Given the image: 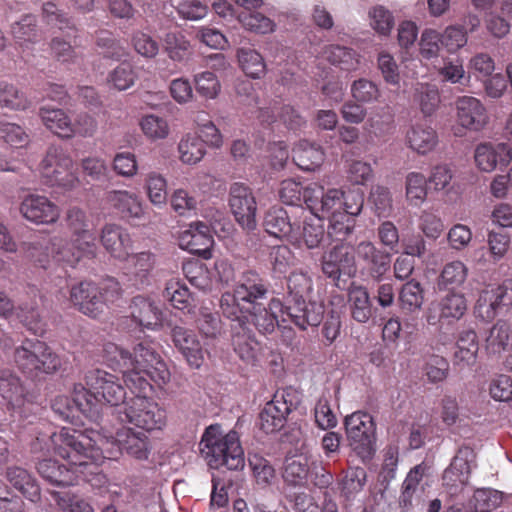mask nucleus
Here are the masks:
<instances>
[{"label": "nucleus", "instance_id": "f257e3e1", "mask_svg": "<svg viewBox=\"0 0 512 512\" xmlns=\"http://www.w3.org/2000/svg\"><path fill=\"white\" fill-rule=\"evenodd\" d=\"M103 357L109 366L122 372L125 386L135 395L125 403L121 421L145 431L162 429L166 411L147 396L152 391L151 381L161 385L170 380V371L161 356L146 343H138L130 352L108 342L103 346Z\"/></svg>", "mask_w": 512, "mask_h": 512}, {"label": "nucleus", "instance_id": "f03ea898", "mask_svg": "<svg viewBox=\"0 0 512 512\" xmlns=\"http://www.w3.org/2000/svg\"><path fill=\"white\" fill-rule=\"evenodd\" d=\"M101 441L100 434L93 429L79 431L63 427L51 435V442L54 453L67 464H59L51 458L43 459L37 464V471L42 478L57 486L89 482V476L99 473L103 447L97 444Z\"/></svg>", "mask_w": 512, "mask_h": 512}, {"label": "nucleus", "instance_id": "7ed1b4c3", "mask_svg": "<svg viewBox=\"0 0 512 512\" xmlns=\"http://www.w3.org/2000/svg\"><path fill=\"white\" fill-rule=\"evenodd\" d=\"M269 285L256 270L242 273L232 292L220 298L222 315L227 319H252L253 326L261 334H271L278 325L276 310H271L268 301Z\"/></svg>", "mask_w": 512, "mask_h": 512}, {"label": "nucleus", "instance_id": "20e7f679", "mask_svg": "<svg viewBox=\"0 0 512 512\" xmlns=\"http://www.w3.org/2000/svg\"><path fill=\"white\" fill-rule=\"evenodd\" d=\"M287 288V305L273 297L270 299L271 310L278 309L283 322L290 320L301 330L318 326L323 320L325 308L322 303L305 300L313 289V281L308 273L293 271L287 278Z\"/></svg>", "mask_w": 512, "mask_h": 512}, {"label": "nucleus", "instance_id": "39448f33", "mask_svg": "<svg viewBox=\"0 0 512 512\" xmlns=\"http://www.w3.org/2000/svg\"><path fill=\"white\" fill-rule=\"evenodd\" d=\"M85 384L73 387L74 403L80 412L91 420L99 417L102 404L118 406L126 399V389L119 377L102 369H91L85 373Z\"/></svg>", "mask_w": 512, "mask_h": 512}, {"label": "nucleus", "instance_id": "423d86ee", "mask_svg": "<svg viewBox=\"0 0 512 512\" xmlns=\"http://www.w3.org/2000/svg\"><path fill=\"white\" fill-rule=\"evenodd\" d=\"M200 452L212 469L244 467V452L236 432L223 434L219 425L206 428L200 441Z\"/></svg>", "mask_w": 512, "mask_h": 512}, {"label": "nucleus", "instance_id": "0eeeda50", "mask_svg": "<svg viewBox=\"0 0 512 512\" xmlns=\"http://www.w3.org/2000/svg\"><path fill=\"white\" fill-rule=\"evenodd\" d=\"M304 203L314 216L326 218L336 213L359 214L364 204L363 193L358 189L343 191L312 184L304 190Z\"/></svg>", "mask_w": 512, "mask_h": 512}, {"label": "nucleus", "instance_id": "6e6552de", "mask_svg": "<svg viewBox=\"0 0 512 512\" xmlns=\"http://www.w3.org/2000/svg\"><path fill=\"white\" fill-rule=\"evenodd\" d=\"M14 363L27 378L52 375L61 368V359L51 347L39 339H24L14 349Z\"/></svg>", "mask_w": 512, "mask_h": 512}, {"label": "nucleus", "instance_id": "1a4fd4ad", "mask_svg": "<svg viewBox=\"0 0 512 512\" xmlns=\"http://www.w3.org/2000/svg\"><path fill=\"white\" fill-rule=\"evenodd\" d=\"M122 289L115 278H107L99 284L81 281L70 289L71 303L83 314L97 318L104 308L121 297Z\"/></svg>", "mask_w": 512, "mask_h": 512}, {"label": "nucleus", "instance_id": "9d476101", "mask_svg": "<svg viewBox=\"0 0 512 512\" xmlns=\"http://www.w3.org/2000/svg\"><path fill=\"white\" fill-rule=\"evenodd\" d=\"M344 427L349 445L357 456L366 463L376 451V424L373 417L364 411H356L344 419Z\"/></svg>", "mask_w": 512, "mask_h": 512}, {"label": "nucleus", "instance_id": "9b49d317", "mask_svg": "<svg viewBox=\"0 0 512 512\" xmlns=\"http://www.w3.org/2000/svg\"><path fill=\"white\" fill-rule=\"evenodd\" d=\"M98 433L103 439L99 445L97 444L98 447H103L101 462L104 458L117 459L123 452L137 459H147L149 449L148 436L145 432H135L132 428L122 427L111 440Z\"/></svg>", "mask_w": 512, "mask_h": 512}, {"label": "nucleus", "instance_id": "f8f14e48", "mask_svg": "<svg viewBox=\"0 0 512 512\" xmlns=\"http://www.w3.org/2000/svg\"><path fill=\"white\" fill-rule=\"evenodd\" d=\"M41 175L48 186L71 189L79 182L73 172V160L60 147H51L41 163Z\"/></svg>", "mask_w": 512, "mask_h": 512}, {"label": "nucleus", "instance_id": "ddd939ff", "mask_svg": "<svg viewBox=\"0 0 512 512\" xmlns=\"http://www.w3.org/2000/svg\"><path fill=\"white\" fill-rule=\"evenodd\" d=\"M28 251L29 255L42 268H47L50 254L55 261L65 263L71 267H74L81 261L72 242H67L60 238L52 240L43 238L31 242Z\"/></svg>", "mask_w": 512, "mask_h": 512}, {"label": "nucleus", "instance_id": "4468645a", "mask_svg": "<svg viewBox=\"0 0 512 512\" xmlns=\"http://www.w3.org/2000/svg\"><path fill=\"white\" fill-rule=\"evenodd\" d=\"M298 402L291 391L276 392L259 414V427L266 434L284 427L289 413L296 409Z\"/></svg>", "mask_w": 512, "mask_h": 512}, {"label": "nucleus", "instance_id": "2eb2a0df", "mask_svg": "<svg viewBox=\"0 0 512 512\" xmlns=\"http://www.w3.org/2000/svg\"><path fill=\"white\" fill-rule=\"evenodd\" d=\"M229 206L237 223L246 231L256 229L257 203L252 190L243 183H233L229 190Z\"/></svg>", "mask_w": 512, "mask_h": 512}, {"label": "nucleus", "instance_id": "dca6fc26", "mask_svg": "<svg viewBox=\"0 0 512 512\" xmlns=\"http://www.w3.org/2000/svg\"><path fill=\"white\" fill-rule=\"evenodd\" d=\"M475 454L472 448L461 447L443 473V487L450 497H457L467 485L471 473V462Z\"/></svg>", "mask_w": 512, "mask_h": 512}, {"label": "nucleus", "instance_id": "f3484780", "mask_svg": "<svg viewBox=\"0 0 512 512\" xmlns=\"http://www.w3.org/2000/svg\"><path fill=\"white\" fill-rule=\"evenodd\" d=\"M322 272L333 282H338L342 275L354 277L357 272L355 249L347 244L335 245L322 256Z\"/></svg>", "mask_w": 512, "mask_h": 512}, {"label": "nucleus", "instance_id": "a211bd4d", "mask_svg": "<svg viewBox=\"0 0 512 512\" xmlns=\"http://www.w3.org/2000/svg\"><path fill=\"white\" fill-rule=\"evenodd\" d=\"M21 216L35 225L55 224L61 214L60 207L44 195L30 193L19 205Z\"/></svg>", "mask_w": 512, "mask_h": 512}, {"label": "nucleus", "instance_id": "6ab92c4d", "mask_svg": "<svg viewBox=\"0 0 512 512\" xmlns=\"http://www.w3.org/2000/svg\"><path fill=\"white\" fill-rule=\"evenodd\" d=\"M122 271L130 285L136 288L148 286L156 264V256L150 251L128 253L123 259Z\"/></svg>", "mask_w": 512, "mask_h": 512}, {"label": "nucleus", "instance_id": "aec40b11", "mask_svg": "<svg viewBox=\"0 0 512 512\" xmlns=\"http://www.w3.org/2000/svg\"><path fill=\"white\" fill-rule=\"evenodd\" d=\"M355 257L368 275L380 281L391 267V254L378 248L371 241H361L355 247Z\"/></svg>", "mask_w": 512, "mask_h": 512}, {"label": "nucleus", "instance_id": "412c9836", "mask_svg": "<svg viewBox=\"0 0 512 512\" xmlns=\"http://www.w3.org/2000/svg\"><path fill=\"white\" fill-rule=\"evenodd\" d=\"M170 326V337L174 347L192 368H200L204 362V350L194 330L181 325Z\"/></svg>", "mask_w": 512, "mask_h": 512}, {"label": "nucleus", "instance_id": "4be33fe9", "mask_svg": "<svg viewBox=\"0 0 512 512\" xmlns=\"http://www.w3.org/2000/svg\"><path fill=\"white\" fill-rule=\"evenodd\" d=\"M179 246L192 254L201 256L204 259L212 257V246L214 243L210 227L201 221L191 223L188 228L182 231L178 237Z\"/></svg>", "mask_w": 512, "mask_h": 512}, {"label": "nucleus", "instance_id": "5701e85b", "mask_svg": "<svg viewBox=\"0 0 512 512\" xmlns=\"http://www.w3.org/2000/svg\"><path fill=\"white\" fill-rule=\"evenodd\" d=\"M231 323V341L234 351L248 363L254 362L260 350L251 325L252 319H229Z\"/></svg>", "mask_w": 512, "mask_h": 512}, {"label": "nucleus", "instance_id": "b1692460", "mask_svg": "<svg viewBox=\"0 0 512 512\" xmlns=\"http://www.w3.org/2000/svg\"><path fill=\"white\" fill-rule=\"evenodd\" d=\"M15 311L17 318L35 335H43L46 324L35 306L19 305L16 309L8 295L0 290V317L8 318Z\"/></svg>", "mask_w": 512, "mask_h": 512}, {"label": "nucleus", "instance_id": "393cba45", "mask_svg": "<svg viewBox=\"0 0 512 512\" xmlns=\"http://www.w3.org/2000/svg\"><path fill=\"white\" fill-rule=\"evenodd\" d=\"M26 391L20 378L11 370H0V405L7 411L21 410Z\"/></svg>", "mask_w": 512, "mask_h": 512}, {"label": "nucleus", "instance_id": "a878e982", "mask_svg": "<svg viewBox=\"0 0 512 512\" xmlns=\"http://www.w3.org/2000/svg\"><path fill=\"white\" fill-rule=\"evenodd\" d=\"M457 120L459 124L473 131H480L488 122L485 106L472 96H462L456 101Z\"/></svg>", "mask_w": 512, "mask_h": 512}, {"label": "nucleus", "instance_id": "bb28decb", "mask_svg": "<svg viewBox=\"0 0 512 512\" xmlns=\"http://www.w3.org/2000/svg\"><path fill=\"white\" fill-rule=\"evenodd\" d=\"M474 158L480 170L491 172L498 165H509L512 160V149L507 143H481L475 149Z\"/></svg>", "mask_w": 512, "mask_h": 512}, {"label": "nucleus", "instance_id": "cd10ccee", "mask_svg": "<svg viewBox=\"0 0 512 512\" xmlns=\"http://www.w3.org/2000/svg\"><path fill=\"white\" fill-rule=\"evenodd\" d=\"M434 310L438 312V315L429 314L427 316L429 324L435 325L437 322L444 321L451 323L464 316L467 311V300L463 293L449 290L440 298Z\"/></svg>", "mask_w": 512, "mask_h": 512}, {"label": "nucleus", "instance_id": "c85d7f7f", "mask_svg": "<svg viewBox=\"0 0 512 512\" xmlns=\"http://www.w3.org/2000/svg\"><path fill=\"white\" fill-rule=\"evenodd\" d=\"M100 241L110 256L119 261L127 258L133 247L129 232L116 224H106L102 228Z\"/></svg>", "mask_w": 512, "mask_h": 512}, {"label": "nucleus", "instance_id": "c756f323", "mask_svg": "<svg viewBox=\"0 0 512 512\" xmlns=\"http://www.w3.org/2000/svg\"><path fill=\"white\" fill-rule=\"evenodd\" d=\"M129 311L131 320L142 329L156 330L162 325V311L150 298L133 297Z\"/></svg>", "mask_w": 512, "mask_h": 512}, {"label": "nucleus", "instance_id": "7c9ffc66", "mask_svg": "<svg viewBox=\"0 0 512 512\" xmlns=\"http://www.w3.org/2000/svg\"><path fill=\"white\" fill-rule=\"evenodd\" d=\"M106 202L123 219H141L144 215L139 197L127 190H111L106 193Z\"/></svg>", "mask_w": 512, "mask_h": 512}, {"label": "nucleus", "instance_id": "2f4dec72", "mask_svg": "<svg viewBox=\"0 0 512 512\" xmlns=\"http://www.w3.org/2000/svg\"><path fill=\"white\" fill-rule=\"evenodd\" d=\"M406 144L419 155L432 152L438 145L437 132L429 125L416 123L406 132Z\"/></svg>", "mask_w": 512, "mask_h": 512}, {"label": "nucleus", "instance_id": "473e14b6", "mask_svg": "<svg viewBox=\"0 0 512 512\" xmlns=\"http://www.w3.org/2000/svg\"><path fill=\"white\" fill-rule=\"evenodd\" d=\"M512 305V279L505 280L497 288L481 293L477 307L481 310L486 307L487 317H493L497 310Z\"/></svg>", "mask_w": 512, "mask_h": 512}, {"label": "nucleus", "instance_id": "72a5a7b5", "mask_svg": "<svg viewBox=\"0 0 512 512\" xmlns=\"http://www.w3.org/2000/svg\"><path fill=\"white\" fill-rule=\"evenodd\" d=\"M263 226L265 231L276 238H287L297 240L293 233V225L287 211L281 206H272L265 213Z\"/></svg>", "mask_w": 512, "mask_h": 512}, {"label": "nucleus", "instance_id": "f704fd0d", "mask_svg": "<svg viewBox=\"0 0 512 512\" xmlns=\"http://www.w3.org/2000/svg\"><path fill=\"white\" fill-rule=\"evenodd\" d=\"M325 153L316 143L301 140L292 150L294 163L303 171H314L324 162Z\"/></svg>", "mask_w": 512, "mask_h": 512}, {"label": "nucleus", "instance_id": "c9c22d12", "mask_svg": "<svg viewBox=\"0 0 512 512\" xmlns=\"http://www.w3.org/2000/svg\"><path fill=\"white\" fill-rule=\"evenodd\" d=\"M258 118L262 123L271 124L279 120L291 130H296L305 124L304 118L290 105H282L260 109Z\"/></svg>", "mask_w": 512, "mask_h": 512}, {"label": "nucleus", "instance_id": "e433bc0d", "mask_svg": "<svg viewBox=\"0 0 512 512\" xmlns=\"http://www.w3.org/2000/svg\"><path fill=\"white\" fill-rule=\"evenodd\" d=\"M479 350L478 337L474 330L460 332L454 352V364L471 366L476 362Z\"/></svg>", "mask_w": 512, "mask_h": 512}, {"label": "nucleus", "instance_id": "4c0bfd02", "mask_svg": "<svg viewBox=\"0 0 512 512\" xmlns=\"http://www.w3.org/2000/svg\"><path fill=\"white\" fill-rule=\"evenodd\" d=\"M6 478L15 489L31 502H37L40 499V487L27 470L17 466L10 467L7 469Z\"/></svg>", "mask_w": 512, "mask_h": 512}, {"label": "nucleus", "instance_id": "58836bf2", "mask_svg": "<svg viewBox=\"0 0 512 512\" xmlns=\"http://www.w3.org/2000/svg\"><path fill=\"white\" fill-rule=\"evenodd\" d=\"M348 302L351 315L359 323H366L372 316V304L368 290L360 285L352 284L348 291Z\"/></svg>", "mask_w": 512, "mask_h": 512}, {"label": "nucleus", "instance_id": "ea45409f", "mask_svg": "<svg viewBox=\"0 0 512 512\" xmlns=\"http://www.w3.org/2000/svg\"><path fill=\"white\" fill-rule=\"evenodd\" d=\"M39 115L43 124L53 133L62 138H71L72 121L64 110L42 107Z\"/></svg>", "mask_w": 512, "mask_h": 512}, {"label": "nucleus", "instance_id": "a19ab883", "mask_svg": "<svg viewBox=\"0 0 512 512\" xmlns=\"http://www.w3.org/2000/svg\"><path fill=\"white\" fill-rule=\"evenodd\" d=\"M486 351L492 355H500L512 348V330L505 321H498L490 329L485 340Z\"/></svg>", "mask_w": 512, "mask_h": 512}, {"label": "nucleus", "instance_id": "79ce46f5", "mask_svg": "<svg viewBox=\"0 0 512 512\" xmlns=\"http://www.w3.org/2000/svg\"><path fill=\"white\" fill-rule=\"evenodd\" d=\"M310 462L305 456L287 458L283 470L284 482L289 486L303 487L307 484Z\"/></svg>", "mask_w": 512, "mask_h": 512}, {"label": "nucleus", "instance_id": "37998d69", "mask_svg": "<svg viewBox=\"0 0 512 512\" xmlns=\"http://www.w3.org/2000/svg\"><path fill=\"white\" fill-rule=\"evenodd\" d=\"M163 297L178 310L191 312L193 306V298L188 287L179 280L172 279L167 282L163 291Z\"/></svg>", "mask_w": 512, "mask_h": 512}, {"label": "nucleus", "instance_id": "c03bdc74", "mask_svg": "<svg viewBox=\"0 0 512 512\" xmlns=\"http://www.w3.org/2000/svg\"><path fill=\"white\" fill-rule=\"evenodd\" d=\"M248 465L253 479L260 487L271 485L276 478V470L271 462L260 454H249Z\"/></svg>", "mask_w": 512, "mask_h": 512}, {"label": "nucleus", "instance_id": "a18cd8bd", "mask_svg": "<svg viewBox=\"0 0 512 512\" xmlns=\"http://www.w3.org/2000/svg\"><path fill=\"white\" fill-rule=\"evenodd\" d=\"M427 179L420 172H410L405 178V195L409 205L420 207L427 198Z\"/></svg>", "mask_w": 512, "mask_h": 512}, {"label": "nucleus", "instance_id": "49530a36", "mask_svg": "<svg viewBox=\"0 0 512 512\" xmlns=\"http://www.w3.org/2000/svg\"><path fill=\"white\" fill-rule=\"evenodd\" d=\"M468 276V268L462 261H452L447 263L440 274L438 285L440 289H454L462 286Z\"/></svg>", "mask_w": 512, "mask_h": 512}, {"label": "nucleus", "instance_id": "de8ad7c7", "mask_svg": "<svg viewBox=\"0 0 512 512\" xmlns=\"http://www.w3.org/2000/svg\"><path fill=\"white\" fill-rule=\"evenodd\" d=\"M178 151L180 160L189 165H193L201 161L206 154L203 141L196 135L188 133L184 135L179 144Z\"/></svg>", "mask_w": 512, "mask_h": 512}, {"label": "nucleus", "instance_id": "09e8293b", "mask_svg": "<svg viewBox=\"0 0 512 512\" xmlns=\"http://www.w3.org/2000/svg\"><path fill=\"white\" fill-rule=\"evenodd\" d=\"M399 302L402 310H420L424 302V289L421 283L414 279L407 281L399 292Z\"/></svg>", "mask_w": 512, "mask_h": 512}, {"label": "nucleus", "instance_id": "8fccbe9b", "mask_svg": "<svg viewBox=\"0 0 512 512\" xmlns=\"http://www.w3.org/2000/svg\"><path fill=\"white\" fill-rule=\"evenodd\" d=\"M502 501V492L492 488H479L474 491L470 506L473 512H492L501 505Z\"/></svg>", "mask_w": 512, "mask_h": 512}, {"label": "nucleus", "instance_id": "3c124183", "mask_svg": "<svg viewBox=\"0 0 512 512\" xmlns=\"http://www.w3.org/2000/svg\"><path fill=\"white\" fill-rule=\"evenodd\" d=\"M367 481L366 470L362 467L349 468L341 480L340 489L342 495L347 499H354L360 493Z\"/></svg>", "mask_w": 512, "mask_h": 512}, {"label": "nucleus", "instance_id": "603ef678", "mask_svg": "<svg viewBox=\"0 0 512 512\" xmlns=\"http://www.w3.org/2000/svg\"><path fill=\"white\" fill-rule=\"evenodd\" d=\"M141 69L130 62H121L110 74L108 81L119 91L132 87L139 77Z\"/></svg>", "mask_w": 512, "mask_h": 512}, {"label": "nucleus", "instance_id": "864d4df0", "mask_svg": "<svg viewBox=\"0 0 512 512\" xmlns=\"http://www.w3.org/2000/svg\"><path fill=\"white\" fill-rule=\"evenodd\" d=\"M326 59L335 66H339L342 70H355L358 66V55L351 48L339 45H332L325 50Z\"/></svg>", "mask_w": 512, "mask_h": 512}, {"label": "nucleus", "instance_id": "5fc2aeb1", "mask_svg": "<svg viewBox=\"0 0 512 512\" xmlns=\"http://www.w3.org/2000/svg\"><path fill=\"white\" fill-rule=\"evenodd\" d=\"M237 19L246 30L257 34L272 33L276 26L270 18L255 11H242Z\"/></svg>", "mask_w": 512, "mask_h": 512}, {"label": "nucleus", "instance_id": "6e6d98bb", "mask_svg": "<svg viewBox=\"0 0 512 512\" xmlns=\"http://www.w3.org/2000/svg\"><path fill=\"white\" fill-rule=\"evenodd\" d=\"M145 189L149 201L156 207L167 203V181L157 172H150L145 179Z\"/></svg>", "mask_w": 512, "mask_h": 512}, {"label": "nucleus", "instance_id": "4d7b16f0", "mask_svg": "<svg viewBox=\"0 0 512 512\" xmlns=\"http://www.w3.org/2000/svg\"><path fill=\"white\" fill-rule=\"evenodd\" d=\"M238 61L243 72L252 78H260L265 72V62L260 53L250 48L238 51Z\"/></svg>", "mask_w": 512, "mask_h": 512}, {"label": "nucleus", "instance_id": "13d9d810", "mask_svg": "<svg viewBox=\"0 0 512 512\" xmlns=\"http://www.w3.org/2000/svg\"><path fill=\"white\" fill-rule=\"evenodd\" d=\"M183 273L189 283L199 290H206L211 287V278L208 268L199 261H188L183 263Z\"/></svg>", "mask_w": 512, "mask_h": 512}, {"label": "nucleus", "instance_id": "bf43d9fd", "mask_svg": "<svg viewBox=\"0 0 512 512\" xmlns=\"http://www.w3.org/2000/svg\"><path fill=\"white\" fill-rule=\"evenodd\" d=\"M352 98L362 104L377 102L381 97V92L376 83L366 78H360L353 81L350 88Z\"/></svg>", "mask_w": 512, "mask_h": 512}, {"label": "nucleus", "instance_id": "052dcab7", "mask_svg": "<svg viewBox=\"0 0 512 512\" xmlns=\"http://www.w3.org/2000/svg\"><path fill=\"white\" fill-rule=\"evenodd\" d=\"M196 325L200 334L208 339H216L222 332V321L216 312L208 308H201L196 319Z\"/></svg>", "mask_w": 512, "mask_h": 512}, {"label": "nucleus", "instance_id": "680f3d73", "mask_svg": "<svg viewBox=\"0 0 512 512\" xmlns=\"http://www.w3.org/2000/svg\"><path fill=\"white\" fill-rule=\"evenodd\" d=\"M325 235L323 218L315 216L304 221L302 230V241L308 249L319 247Z\"/></svg>", "mask_w": 512, "mask_h": 512}, {"label": "nucleus", "instance_id": "e2e57ef3", "mask_svg": "<svg viewBox=\"0 0 512 512\" xmlns=\"http://www.w3.org/2000/svg\"><path fill=\"white\" fill-rule=\"evenodd\" d=\"M357 215L344 211L327 217L329 219L328 234L338 240H343L353 231L355 226L354 217Z\"/></svg>", "mask_w": 512, "mask_h": 512}, {"label": "nucleus", "instance_id": "0e129e2a", "mask_svg": "<svg viewBox=\"0 0 512 512\" xmlns=\"http://www.w3.org/2000/svg\"><path fill=\"white\" fill-rule=\"evenodd\" d=\"M11 34L19 43L34 42L37 37V20L34 15H24L11 25Z\"/></svg>", "mask_w": 512, "mask_h": 512}, {"label": "nucleus", "instance_id": "69168bd1", "mask_svg": "<svg viewBox=\"0 0 512 512\" xmlns=\"http://www.w3.org/2000/svg\"><path fill=\"white\" fill-rule=\"evenodd\" d=\"M28 101L24 93L13 84L0 81V106L13 110L25 109Z\"/></svg>", "mask_w": 512, "mask_h": 512}, {"label": "nucleus", "instance_id": "338daca9", "mask_svg": "<svg viewBox=\"0 0 512 512\" xmlns=\"http://www.w3.org/2000/svg\"><path fill=\"white\" fill-rule=\"evenodd\" d=\"M53 500L65 512H93L92 506L84 499L69 492L51 491Z\"/></svg>", "mask_w": 512, "mask_h": 512}, {"label": "nucleus", "instance_id": "774afa93", "mask_svg": "<svg viewBox=\"0 0 512 512\" xmlns=\"http://www.w3.org/2000/svg\"><path fill=\"white\" fill-rule=\"evenodd\" d=\"M424 372L430 383L443 382L449 375L450 365L446 358L439 355H431L425 362Z\"/></svg>", "mask_w": 512, "mask_h": 512}]
</instances>
